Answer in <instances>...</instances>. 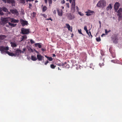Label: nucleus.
I'll return each instance as SVG.
<instances>
[{
  "label": "nucleus",
  "mask_w": 122,
  "mask_h": 122,
  "mask_svg": "<svg viewBox=\"0 0 122 122\" xmlns=\"http://www.w3.org/2000/svg\"><path fill=\"white\" fill-rule=\"evenodd\" d=\"M106 5V2L103 0H100L98 1L97 5V6L98 7L103 8Z\"/></svg>",
  "instance_id": "f257e3e1"
},
{
  "label": "nucleus",
  "mask_w": 122,
  "mask_h": 122,
  "mask_svg": "<svg viewBox=\"0 0 122 122\" xmlns=\"http://www.w3.org/2000/svg\"><path fill=\"white\" fill-rule=\"evenodd\" d=\"M2 1L5 3H7L11 4L12 6H15V2L14 0H2Z\"/></svg>",
  "instance_id": "f03ea898"
},
{
  "label": "nucleus",
  "mask_w": 122,
  "mask_h": 122,
  "mask_svg": "<svg viewBox=\"0 0 122 122\" xmlns=\"http://www.w3.org/2000/svg\"><path fill=\"white\" fill-rule=\"evenodd\" d=\"M9 50V47L8 46L5 47L3 46H0V51L2 53H4L5 51H8Z\"/></svg>",
  "instance_id": "7ed1b4c3"
},
{
  "label": "nucleus",
  "mask_w": 122,
  "mask_h": 122,
  "mask_svg": "<svg viewBox=\"0 0 122 122\" xmlns=\"http://www.w3.org/2000/svg\"><path fill=\"white\" fill-rule=\"evenodd\" d=\"M21 34H28L30 33L29 29L22 28L21 29Z\"/></svg>",
  "instance_id": "20e7f679"
},
{
  "label": "nucleus",
  "mask_w": 122,
  "mask_h": 122,
  "mask_svg": "<svg viewBox=\"0 0 122 122\" xmlns=\"http://www.w3.org/2000/svg\"><path fill=\"white\" fill-rule=\"evenodd\" d=\"M10 17H1V20L2 21L5 23H8L9 21L10 20Z\"/></svg>",
  "instance_id": "39448f33"
},
{
  "label": "nucleus",
  "mask_w": 122,
  "mask_h": 122,
  "mask_svg": "<svg viewBox=\"0 0 122 122\" xmlns=\"http://www.w3.org/2000/svg\"><path fill=\"white\" fill-rule=\"evenodd\" d=\"M119 20H121L122 17V9L120 8L117 11Z\"/></svg>",
  "instance_id": "423d86ee"
},
{
  "label": "nucleus",
  "mask_w": 122,
  "mask_h": 122,
  "mask_svg": "<svg viewBox=\"0 0 122 122\" xmlns=\"http://www.w3.org/2000/svg\"><path fill=\"white\" fill-rule=\"evenodd\" d=\"M22 53V51L20 50L17 49L15 51V56H18L20 54Z\"/></svg>",
  "instance_id": "0eeeda50"
},
{
  "label": "nucleus",
  "mask_w": 122,
  "mask_h": 122,
  "mask_svg": "<svg viewBox=\"0 0 122 122\" xmlns=\"http://www.w3.org/2000/svg\"><path fill=\"white\" fill-rule=\"evenodd\" d=\"M120 4L118 2H117L114 5V9L116 12H117V10L118 9L120 6Z\"/></svg>",
  "instance_id": "6e6552de"
},
{
  "label": "nucleus",
  "mask_w": 122,
  "mask_h": 122,
  "mask_svg": "<svg viewBox=\"0 0 122 122\" xmlns=\"http://www.w3.org/2000/svg\"><path fill=\"white\" fill-rule=\"evenodd\" d=\"M94 12L90 10H88L87 11L85 12L86 13V15L87 16H89L92 15Z\"/></svg>",
  "instance_id": "1a4fd4ad"
},
{
  "label": "nucleus",
  "mask_w": 122,
  "mask_h": 122,
  "mask_svg": "<svg viewBox=\"0 0 122 122\" xmlns=\"http://www.w3.org/2000/svg\"><path fill=\"white\" fill-rule=\"evenodd\" d=\"M20 21L21 22V24L22 25L24 26L25 25H27L28 24V22L27 21H24L22 19L20 20Z\"/></svg>",
  "instance_id": "9d476101"
},
{
  "label": "nucleus",
  "mask_w": 122,
  "mask_h": 122,
  "mask_svg": "<svg viewBox=\"0 0 122 122\" xmlns=\"http://www.w3.org/2000/svg\"><path fill=\"white\" fill-rule=\"evenodd\" d=\"M75 0H73L71 4V8L73 10H75Z\"/></svg>",
  "instance_id": "9b49d317"
},
{
  "label": "nucleus",
  "mask_w": 122,
  "mask_h": 122,
  "mask_svg": "<svg viewBox=\"0 0 122 122\" xmlns=\"http://www.w3.org/2000/svg\"><path fill=\"white\" fill-rule=\"evenodd\" d=\"M37 58L39 61H41L42 58H44L43 56L40 54H38L37 56Z\"/></svg>",
  "instance_id": "f8f14e48"
},
{
  "label": "nucleus",
  "mask_w": 122,
  "mask_h": 122,
  "mask_svg": "<svg viewBox=\"0 0 122 122\" xmlns=\"http://www.w3.org/2000/svg\"><path fill=\"white\" fill-rule=\"evenodd\" d=\"M10 21L11 22L13 23H18L19 20H15L14 18H10Z\"/></svg>",
  "instance_id": "ddd939ff"
},
{
  "label": "nucleus",
  "mask_w": 122,
  "mask_h": 122,
  "mask_svg": "<svg viewBox=\"0 0 122 122\" xmlns=\"http://www.w3.org/2000/svg\"><path fill=\"white\" fill-rule=\"evenodd\" d=\"M67 17L68 19L70 20H72L74 18V16L70 14H68Z\"/></svg>",
  "instance_id": "4468645a"
},
{
  "label": "nucleus",
  "mask_w": 122,
  "mask_h": 122,
  "mask_svg": "<svg viewBox=\"0 0 122 122\" xmlns=\"http://www.w3.org/2000/svg\"><path fill=\"white\" fill-rule=\"evenodd\" d=\"M57 11L58 15L60 16H62V10L61 9L60 10H59L58 9H57Z\"/></svg>",
  "instance_id": "2eb2a0df"
},
{
  "label": "nucleus",
  "mask_w": 122,
  "mask_h": 122,
  "mask_svg": "<svg viewBox=\"0 0 122 122\" xmlns=\"http://www.w3.org/2000/svg\"><path fill=\"white\" fill-rule=\"evenodd\" d=\"M112 8V4H110L106 8L107 10H111Z\"/></svg>",
  "instance_id": "dca6fc26"
},
{
  "label": "nucleus",
  "mask_w": 122,
  "mask_h": 122,
  "mask_svg": "<svg viewBox=\"0 0 122 122\" xmlns=\"http://www.w3.org/2000/svg\"><path fill=\"white\" fill-rule=\"evenodd\" d=\"M6 53H7L9 56H15V53L14 54L12 52H10L9 51H7L6 52Z\"/></svg>",
  "instance_id": "f3484780"
},
{
  "label": "nucleus",
  "mask_w": 122,
  "mask_h": 122,
  "mask_svg": "<svg viewBox=\"0 0 122 122\" xmlns=\"http://www.w3.org/2000/svg\"><path fill=\"white\" fill-rule=\"evenodd\" d=\"M6 37V36L4 35H0V41H1L5 39Z\"/></svg>",
  "instance_id": "a211bd4d"
},
{
  "label": "nucleus",
  "mask_w": 122,
  "mask_h": 122,
  "mask_svg": "<svg viewBox=\"0 0 122 122\" xmlns=\"http://www.w3.org/2000/svg\"><path fill=\"white\" fill-rule=\"evenodd\" d=\"M10 44L11 45V46L13 48L16 47L17 46V45L14 42H11Z\"/></svg>",
  "instance_id": "6ab92c4d"
},
{
  "label": "nucleus",
  "mask_w": 122,
  "mask_h": 122,
  "mask_svg": "<svg viewBox=\"0 0 122 122\" xmlns=\"http://www.w3.org/2000/svg\"><path fill=\"white\" fill-rule=\"evenodd\" d=\"M10 12L12 13L16 14L18 13L17 11L16 10H10Z\"/></svg>",
  "instance_id": "aec40b11"
},
{
  "label": "nucleus",
  "mask_w": 122,
  "mask_h": 122,
  "mask_svg": "<svg viewBox=\"0 0 122 122\" xmlns=\"http://www.w3.org/2000/svg\"><path fill=\"white\" fill-rule=\"evenodd\" d=\"M113 43H116L118 42V39L117 37H115L113 39Z\"/></svg>",
  "instance_id": "412c9836"
},
{
  "label": "nucleus",
  "mask_w": 122,
  "mask_h": 122,
  "mask_svg": "<svg viewBox=\"0 0 122 122\" xmlns=\"http://www.w3.org/2000/svg\"><path fill=\"white\" fill-rule=\"evenodd\" d=\"M31 59L32 61H35L37 60V58L35 56L32 55L31 56Z\"/></svg>",
  "instance_id": "4be33fe9"
},
{
  "label": "nucleus",
  "mask_w": 122,
  "mask_h": 122,
  "mask_svg": "<svg viewBox=\"0 0 122 122\" xmlns=\"http://www.w3.org/2000/svg\"><path fill=\"white\" fill-rule=\"evenodd\" d=\"M1 9L2 10L6 12L8 11L7 9L5 7H3Z\"/></svg>",
  "instance_id": "5701e85b"
},
{
  "label": "nucleus",
  "mask_w": 122,
  "mask_h": 122,
  "mask_svg": "<svg viewBox=\"0 0 122 122\" xmlns=\"http://www.w3.org/2000/svg\"><path fill=\"white\" fill-rule=\"evenodd\" d=\"M35 46L36 47H38L40 48H41V46L39 43L35 44Z\"/></svg>",
  "instance_id": "b1692460"
},
{
  "label": "nucleus",
  "mask_w": 122,
  "mask_h": 122,
  "mask_svg": "<svg viewBox=\"0 0 122 122\" xmlns=\"http://www.w3.org/2000/svg\"><path fill=\"white\" fill-rule=\"evenodd\" d=\"M8 24L9 25L12 27H15L16 25V24H13L11 23L10 22H8Z\"/></svg>",
  "instance_id": "393cba45"
},
{
  "label": "nucleus",
  "mask_w": 122,
  "mask_h": 122,
  "mask_svg": "<svg viewBox=\"0 0 122 122\" xmlns=\"http://www.w3.org/2000/svg\"><path fill=\"white\" fill-rule=\"evenodd\" d=\"M47 7L45 6H44L42 8V11L43 12H45L47 10Z\"/></svg>",
  "instance_id": "a878e982"
},
{
  "label": "nucleus",
  "mask_w": 122,
  "mask_h": 122,
  "mask_svg": "<svg viewBox=\"0 0 122 122\" xmlns=\"http://www.w3.org/2000/svg\"><path fill=\"white\" fill-rule=\"evenodd\" d=\"M56 67V66H55L53 64H52L50 65L52 69H54Z\"/></svg>",
  "instance_id": "bb28decb"
},
{
  "label": "nucleus",
  "mask_w": 122,
  "mask_h": 122,
  "mask_svg": "<svg viewBox=\"0 0 122 122\" xmlns=\"http://www.w3.org/2000/svg\"><path fill=\"white\" fill-rule=\"evenodd\" d=\"M113 58H115L116 57V55L115 53L113 52L111 53Z\"/></svg>",
  "instance_id": "cd10ccee"
},
{
  "label": "nucleus",
  "mask_w": 122,
  "mask_h": 122,
  "mask_svg": "<svg viewBox=\"0 0 122 122\" xmlns=\"http://www.w3.org/2000/svg\"><path fill=\"white\" fill-rule=\"evenodd\" d=\"M96 39L97 41L98 42L100 41L101 40V38L100 37L96 38Z\"/></svg>",
  "instance_id": "c85d7f7f"
},
{
  "label": "nucleus",
  "mask_w": 122,
  "mask_h": 122,
  "mask_svg": "<svg viewBox=\"0 0 122 122\" xmlns=\"http://www.w3.org/2000/svg\"><path fill=\"white\" fill-rule=\"evenodd\" d=\"M21 37H22L24 40H26L27 38V36L26 35H24L22 36Z\"/></svg>",
  "instance_id": "c756f323"
},
{
  "label": "nucleus",
  "mask_w": 122,
  "mask_h": 122,
  "mask_svg": "<svg viewBox=\"0 0 122 122\" xmlns=\"http://www.w3.org/2000/svg\"><path fill=\"white\" fill-rule=\"evenodd\" d=\"M56 64L58 66H62V63H57V62L56 63Z\"/></svg>",
  "instance_id": "7c9ffc66"
},
{
  "label": "nucleus",
  "mask_w": 122,
  "mask_h": 122,
  "mask_svg": "<svg viewBox=\"0 0 122 122\" xmlns=\"http://www.w3.org/2000/svg\"><path fill=\"white\" fill-rule=\"evenodd\" d=\"M78 31L79 34L83 35L81 32V29H78Z\"/></svg>",
  "instance_id": "2f4dec72"
},
{
  "label": "nucleus",
  "mask_w": 122,
  "mask_h": 122,
  "mask_svg": "<svg viewBox=\"0 0 122 122\" xmlns=\"http://www.w3.org/2000/svg\"><path fill=\"white\" fill-rule=\"evenodd\" d=\"M47 59L50 61H51L53 60L52 58L51 57H48Z\"/></svg>",
  "instance_id": "473e14b6"
},
{
  "label": "nucleus",
  "mask_w": 122,
  "mask_h": 122,
  "mask_svg": "<svg viewBox=\"0 0 122 122\" xmlns=\"http://www.w3.org/2000/svg\"><path fill=\"white\" fill-rule=\"evenodd\" d=\"M66 25L67 28L68 29H69V28H70V27H71L70 26L69 24H66Z\"/></svg>",
  "instance_id": "72a5a7b5"
},
{
  "label": "nucleus",
  "mask_w": 122,
  "mask_h": 122,
  "mask_svg": "<svg viewBox=\"0 0 122 122\" xmlns=\"http://www.w3.org/2000/svg\"><path fill=\"white\" fill-rule=\"evenodd\" d=\"M48 2L49 6H50L52 3V0H48Z\"/></svg>",
  "instance_id": "f704fd0d"
},
{
  "label": "nucleus",
  "mask_w": 122,
  "mask_h": 122,
  "mask_svg": "<svg viewBox=\"0 0 122 122\" xmlns=\"http://www.w3.org/2000/svg\"><path fill=\"white\" fill-rule=\"evenodd\" d=\"M26 48H24L23 49V51H22V53H24V52L26 50Z\"/></svg>",
  "instance_id": "c9c22d12"
},
{
  "label": "nucleus",
  "mask_w": 122,
  "mask_h": 122,
  "mask_svg": "<svg viewBox=\"0 0 122 122\" xmlns=\"http://www.w3.org/2000/svg\"><path fill=\"white\" fill-rule=\"evenodd\" d=\"M99 65L101 67H102V66H103L104 65L103 63V62L100 63L99 64Z\"/></svg>",
  "instance_id": "e433bc0d"
},
{
  "label": "nucleus",
  "mask_w": 122,
  "mask_h": 122,
  "mask_svg": "<svg viewBox=\"0 0 122 122\" xmlns=\"http://www.w3.org/2000/svg\"><path fill=\"white\" fill-rule=\"evenodd\" d=\"M110 31L111 30H109L108 31L107 29L105 30V33L106 34H107L108 33L110 32Z\"/></svg>",
  "instance_id": "4c0bfd02"
},
{
  "label": "nucleus",
  "mask_w": 122,
  "mask_h": 122,
  "mask_svg": "<svg viewBox=\"0 0 122 122\" xmlns=\"http://www.w3.org/2000/svg\"><path fill=\"white\" fill-rule=\"evenodd\" d=\"M20 3H21L24 4L25 3V0H20Z\"/></svg>",
  "instance_id": "58836bf2"
},
{
  "label": "nucleus",
  "mask_w": 122,
  "mask_h": 122,
  "mask_svg": "<svg viewBox=\"0 0 122 122\" xmlns=\"http://www.w3.org/2000/svg\"><path fill=\"white\" fill-rule=\"evenodd\" d=\"M30 42L31 44H33L35 43L34 41H33L32 39H31L30 40Z\"/></svg>",
  "instance_id": "ea45409f"
},
{
  "label": "nucleus",
  "mask_w": 122,
  "mask_h": 122,
  "mask_svg": "<svg viewBox=\"0 0 122 122\" xmlns=\"http://www.w3.org/2000/svg\"><path fill=\"white\" fill-rule=\"evenodd\" d=\"M2 11V10H0V15H4V13Z\"/></svg>",
  "instance_id": "a19ab883"
},
{
  "label": "nucleus",
  "mask_w": 122,
  "mask_h": 122,
  "mask_svg": "<svg viewBox=\"0 0 122 122\" xmlns=\"http://www.w3.org/2000/svg\"><path fill=\"white\" fill-rule=\"evenodd\" d=\"M79 14L81 16H83L84 15V14L82 13H81V12H78Z\"/></svg>",
  "instance_id": "79ce46f5"
},
{
  "label": "nucleus",
  "mask_w": 122,
  "mask_h": 122,
  "mask_svg": "<svg viewBox=\"0 0 122 122\" xmlns=\"http://www.w3.org/2000/svg\"><path fill=\"white\" fill-rule=\"evenodd\" d=\"M111 61L112 62H113V63H116V62H117V61H116V60H111Z\"/></svg>",
  "instance_id": "37998d69"
},
{
  "label": "nucleus",
  "mask_w": 122,
  "mask_h": 122,
  "mask_svg": "<svg viewBox=\"0 0 122 122\" xmlns=\"http://www.w3.org/2000/svg\"><path fill=\"white\" fill-rule=\"evenodd\" d=\"M67 64V63L66 62H64V63H62V66H65V65L66 64Z\"/></svg>",
  "instance_id": "c03bdc74"
},
{
  "label": "nucleus",
  "mask_w": 122,
  "mask_h": 122,
  "mask_svg": "<svg viewBox=\"0 0 122 122\" xmlns=\"http://www.w3.org/2000/svg\"><path fill=\"white\" fill-rule=\"evenodd\" d=\"M89 35H90V37H91V38H92V35L91 33V32L90 31H89Z\"/></svg>",
  "instance_id": "a18cd8bd"
},
{
  "label": "nucleus",
  "mask_w": 122,
  "mask_h": 122,
  "mask_svg": "<svg viewBox=\"0 0 122 122\" xmlns=\"http://www.w3.org/2000/svg\"><path fill=\"white\" fill-rule=\"evenodd\" d=\"M84 30H85V31H86V30H87V27L86 26H84Z\"/></svg>",
  "instance_id": "49530a36"
},
{
  "label": "nucleus",
  "mask_w": 122,
  "mask_h": 122,
  "mask_svg": "<svg viewBox=\"0 0 122 122\" xmlns=\"http://www.w3.org/2000/svg\"><path fill=\"white\" fill-rule=\"evenodd\" d=\"M66 7H68V8H69V3H66Z\"/></svg>",
  "instance_id": "de8ad7c7"
},
{
  "label": "nucleus",
  "mask_w": 122,
  "mask_h": 122,
  "mask_svg": "<svg viewBox=\"0 0 122 122\" xmlns=\"http://www.w3.org/2000/svg\"><path fill=\"white\" fill-rule=\"evenodd\" d=\"M86 33H87V34H88L89 35V36L90 37V35H89V32H88V30H86Z\"/></svg>",
  "instance_id": "09e8293b"
},
{
  "label": "nucleus",
  "mask_w": 122,
  "mask_h": 122,
  "mask_svg": "<svg viewBox=\"0 0 122 122\" xmlns=\"http://www.w3.org/2000/svg\"><path fill=\"white\" fill-rule=\"evenodd\" d=\"M101 55L102 56H103L104 55V53L102 51H101Z\"/></svg>",
  "instance_id": "8fccbe9b"
},
{
  "label": "nucleus",
  "mask_w": 122,
  "mask_h": 122,
  "mask_svg": "<svg viewBox=\"0 0 122 122\" xmlns=\"http://www.w3.org/2000/svg\"><path fill=\"white\" fill-rule=\"evenodd\" d=\"M70 28H69V29H68V30H70ZM72 27H71V29L70 30H71V32H72Z\"/></svg>",
  "instance_id": "3c124183"
},
{
  "label": "nucleus",
  "mask_w": 122,
  "mask_h": 122,
  "mask_svg": "<svg viewBox=\"0 0 122 122\" xmlns=\"http://www.w3.org/2000/svg\"><path fill=\"white\" fill-rule=\"evenodd\" d=\"M49 62V61H47L46 62H45L44 64L45 65H46Z\"/></svg>",
  "instance_id": "603ef678"
},
{
  "label": "nucleus",
  "mask_w": 122,
  "mask_h": 122,
  "mask_svg": "<svg viewBox=\"0 0 122 122\" xmlns=\"http://www.w3.org/2000/svg\"><path fill=\"white\" fill-rule=\"evenodd\" d=\"M54 14H55L56 13V10H54L53 12Z\"/></svg>",
  "instance_id": "864d4df0"
},
{
  "label": "nucleus",
  "mask_w": 122,
  "mask_h": 122,
  "mask_svg": "<svg viewBox=\"0 0 122 122\" xmlns=\"http://www.w3.org/2000/svg\"><path fill=\"white\" fill-rule=\"evenodd\" d=\"M65 1L64 0H63L61 1V3L62 4H64L65 3Z\"/></svg>",
  "instance_id": "5fc2aeb1"
},
{
  "label": "nucleus",
  "mask_w": 122,
  "mask_h": 122,
  "mask_svg": "<svg viewBox=\"0 0 122 122\" xmlns=\"http://www.w3.org/2000/svg\"><path fill=\"white\" fill-rule=\"evenodd\" d=\"M26 1L27 2H28V1H33L34 0H26Z\"/></svg>",
  "instance_id": "6e6d98bb"
},
{
  "label": "nucleus",
  "mask_w": 122,
  "mask_h": 122,
  "mask_svg": "<svg viewBox=\"0 0 122 122\" xmlns=\"http://www.w3.org/2000/svg\"><path fill=\"white\" fill-rule=\"evenodd\" d=\"M109 51L111 53H112V51L111 49V48H109Z\"/></svg>",
  "instance_id": "4d7b16f0"
},
{
  "label": "nucleus",
  "mask_w": 122,
  "mask_h": 122,
  "mask_svg": "<svg viewBox=\"0 0 122 122\" xmlns=\"http://www.w3.org/2000/svg\"><path fill=\"white\" fill-rule=\"evenodd\" d=\"M99 24H100V27H101V22L100 21H99Z\"/></svg>",
  "instance_id": "13d9d810"
},
{
  "label": "nucleus",
  "mask_w": 122,
  "mask_h": 122,
  "mask_svg": "<svg viewBox=\"0 0 122 122\" xmlns=\"http://www.w3.org/2000/svg\"><path fill=\"white\" fill-rule=\"evenodd\" d=\"M24 40V39H23L22 37H21V38H20V41H23Z\"/></svg>",
  "instance_id": "bf43d9fd"
},
{
  "label": "nucleus",
  "mask_w": 122,
  "mask_h": 122,
  "mask_svg": "<svg viewBox=\"0 0 122 122\" xmlns=\"http://www.w3.org/2000/svg\"><path fill=\"white\" fill-rule=\"evenodd\" d=\"M47 20H51V21H52V19L51 18H50L49 19H47Z\"/></svg>",
  "instance_id": "052dcab7"
},
{
  "label": "nucleus",
  "mask_w": 122,
  "mask_h": 122,
  "mask_svg": "<svg viewBox=\"0 0 122 122\" xmlns=\"http://www.w3.org/2000/svg\"><path fill=\"white\" fill-rule=\"evenodd\" d=\"M56 56L55 54H52L53 57H55Z\"/></svg>",
  "instance_id": "680f3d73"
},
{
  "label": "nucleus",
  "mask_w": 122,
  "mask_h": 122,
  "mask_svg": "<svg viewBox=\"0 0 122 122\" xmlns=\"http://www.w3.org/2000/svg\"><path fill=\"white\" fill-rule=\"evenodd\" d=\"M46 3L47 2V0H44Z\"/></svg>",
  "instance_id": "e2e57ef3"
},
{
  "label": "nucleus",
  "mask_w": 122,
  "mask_h": 122,
  "mask_svg": "<svg viewBox=\"0 0 122 122\" xmlns=\"http://www.w3.org/2000/svg\"><path fill=\"white\" fill-rule=\"evenodd\" d=\"M83 56H84L83 57H84L85 58H86V56L84 54L83 55Z\"/></svg>",
  "instance_id": "0e129e2a"
},
{
  "label": "nucleus",
  "mask_w": 122,
  "mask_h": 122,
  "mask_svg": "<svg viewBox=\"0 0 122 122\" xmlns=\"http://www.w3.org/2000/svg\"><path fill=\"white\" fill-rule=\"evenodd\" d=\"M105 34H103L102 35H101V36L102 37L104 35H105Z\"/></svg>",
  "instance_id": "69168bd1"
},
{
  "label": "nucleus",
  "mask_w": 122,
  "mask_h": 122,
  "mask_svg": "<svg viewBox=\"0 0 122 122\" xmlns=\"http://www.w3.org/2000/svg\"><path fill=\"white\" fill-rule=\"evenodd\" d=\"M76 9L77 10H78V7H77V6H76Z\"/></svg>",
  "instance_id": "338daca9"
},
{
  "label": "nucleus",
  "mask_w": 122,
  "mask_h": 122,
  "mask_svg": "<svg viewBox=\"0 0 122 122\" xmlns=\"http://www.w3.org/2000/svg\"><path fill=\"white\" fill-rule=\"evenodd\" d=\"M69 1L70 2V3H71L72 2V0H69Z\"/></svg>",
  "instance_id": "774afa93"
}]
</instances>
